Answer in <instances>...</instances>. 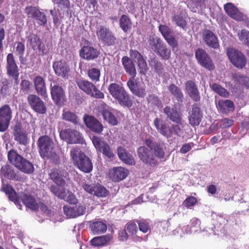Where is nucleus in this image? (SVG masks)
<instances>
[{
	"label": "nucleus",
	"instance_id": "nucleus-10",
	"mask_svg": "<svg viewBox=\"0 0 249 249\" xmlns=\"http://www.w3.org/2000/svg\"><path fill=\"white\" fill-rule=\"evenodd\" d=\"M195 56L197 63L202 67L210 71L214 70V64L205 50L202 48L197 49L195 52Z\"/></svg>",
	"mask_w": 249,
	"mask_h": 249
},
{
	"label": "nucleus",
	"instance_id": "nucleus-7",
	"mask_svg": "<svg viewBox=\"0 0 249 249\" xmlns=\"http://www.w3.org/2000/svg\"><path fill=\"white\" fill-rule=\"evenodd\" d=\"M96 35L99 41L105 45L113 46L117 41V38L113 33L105 26L101 25L97 28Z\"/></svg>",
	"mask_w": 249,
	"mask_h": 249
},
{
	"label": "nucleus",
	"instance_id": "nucleus-50",
	"mask_svg": "<svg viewBox=\"0 0 249 249\" xmlns=\"http://www.w3.org/2000/svg\"><path fill=\"white\" fill-rule=\"evenodd\" d=\"M54 4L57 5L58 11L61 14V12H64L68 10L70 7V2L69 0H52Z\"/></svg>",
	"mask_w": 249,
	"mask_h": 249
},
{
	"label": "nucleus",
	"instance_id": "nucleus-57",
	"mask_svg": "<svg viewBox=\"0 0 249 249\" xmlns=\"http://www.w3.org/2000/svg\"><path fill=\"white\" fill-rule=\"evenodd\" d=\"M15 53L17 55H24L25 51V46L24 42L16 41L14 45Z\"/></svg>",
	"mask_w": 249,
	"mask_h": 249
},
{
	"label": "nucleus",
	"instance_id": "nucleus-17",
	"mask_svg": "<svg viewBox=\"0 0 249 249\" xmlns=\"http://www.w3.org/2000/svg\"><path fill=\"white\" fill-rule=\"evenodd\" d=\"M27 102L32 109L39 114L46 113L47 108L42 99L35 94H29L27 97Z\"/></svg>",
	"mask_w": 249,
	"mask_h": 249
},
{
	"label": "nucleus",
	"instance_id": "nucleus-30",
	"mask_svg": "<svg viewBox=\"0 0 249 249\" xmlns=\"http://www.w3.org/2000/svg\"><path fill=\"white\" fill-rule=\"evenodd\" d=\"M100 108L104 119L112 125L118 124V120L111 112V108L106 103H103L100 105Z\"/></svg>",
	"mask_w": 249,
	"mask_h": 249
},
{
	"label": "nucleus",
	"instance_id": "nucleus-42",
	"mask_svg": "<svg viewBox=\"0 0 249 249\" xmlns=\"http://www.w3.org/2000/svg\"><path fill=\"white\" fill-rule=\"evenodd\" d=\"M0 176L1 178H5L9 179H15L17 177L16 174L13 168L8 164L3 165L0 170Z\"/></svg>",
	"mask_w": 249,
	"mask_h": 249
},
{
	"label": "nucleus",
	"instance_id": "nucleus-55",
	"mask_svg": "<svg viewBox=\"0 0 249 249\" xmlns=\"http://www.w3.org/2000/svg\"><path fill=\"white\" fill-rule=\"evenodd\" d=\"M212 223L215 227H220L226 225L228 220L222 215H214L213 216Z\"/></svg>",
	"mask_w": 249,
	"mask_h": 249
},
{
	"label": "nucleus",
	"instance_id": "nucleus-23",
	"mask_svg": "<svg viewBox=\"0 0 249 249\" xmlns=\"http://www.w3.org/2000/svg\"><path fill=\"white\" fill-rule=\"evenodd\" d=\"M28 42L30 46L34 51H38L42 55L46 54L47 51L40 37L36 34H32L28 36Z\"/></svg>",
	"mask_w": 249,
	"mask_h": 249
},
{
	"label": "nucleus",
	"instance_id": "nucleus-31",
	"mask_svg": "<svg viewBox=\"0 0 249 249\" xmlns=\"http://www.w3.org/2000/svg\"><path fill=\"white\" fill-rule=\"evenodd\" d=\"M130 55L133 59L137 60L139 72L141 74H145L147 70V65L145 60L141 53L136 50H131Z\"/></svg>",
	"mask_w": 249,
	"mask_h": 249
},
{
	"label": "nucleus",
	"instance_id": "nucleus-6",
	"mask_svg": "<svg viewBox=\"0 0 249 249\" xmlns=\"http://www.w3.org/2000/svg\"><path fill=\"white\" fill-rule=\"evenodd\" d=\"M138 156L140 160L145 165L152 167L158 166L159 162L152 151L147 147L142 146L137 149Z\"/></svg>",
	"mask_w": 249,
	"mask_h": 249
},
{
	"label": "nucleus",
	"instance_id": "nucleus-59",
	"mask_svg": "<svg viewBox=\"0 0 249 249\" xmlns=\"http://www.w3.org/2000/svg\"><path fill=\"white\" fill-rule=\"evenodd\" d=\"M150 64L154 67V70L157 73L159 74L162 73L164 69L163 65L155 58L151 59Z\"/></svg>",
	"mask_w": 249,
	"mask_h": 249
},
{
	"label": "nucleus",
	"instance_id": "nucleus-34",
	"mask_svg": "<svg viewBox=\"0 0 249 249\" xmlns=\"http://www.w3.org/2000/svg\"><path fill=\"white\" fill-rule=\"evenodd\" d=\"M80 55L83 59L88 60H92L98 56L99 52L93 47L84 46L80 51Z\"/></svg>",
	"mask_w": 249,
	"mask_h": 249
},
{
	"label": "nucleus",
	"instance_id": "nucleus-16",
	"mask_svg": "<svg viewBox=\"0 0 249 249\" xmlns=\"http://www.w3.org/2000/svg\"><path fill=\"white\" fill-rule=\"evenodd\" d=\"M92 142L96 150L102 152L105 156L108 158L114 157V154L109 144L100 137L96 136H93Z\"/></svg>",
	"mask_w": 249,
	"mask_h": 249
},
{
	"label": "nucleus",
	"instance_id": "nucleus-37",
	"mask_svg": "<svg viewBox=\"0 0 249 249\" xmlns=\"http://www.w3.org/2000/svg\"><path fill=\"white\" fill-rule=\"evenodd\" d=\"M218 108L223 114H228L234 110L233 102L230 100H220L218 102Z\"/></svg>",
	"mask_w": 249,
	"mask_h": 249
},
{
	"label": "nucleus",
	"instance_id": "nucleus-56",
	"mask_svg": "<svg viewBox=\"0 0 249 249\" xmlns=\"http://www.w3.org/2000/svg\"><path fill=\"white\" fill-rule=\"evenodd\" d=\"M37 23L41 26H44L47 23V18L44 13L40 11L39 10L36 12L35 17L33 18Z\"/></svg>",
	"mask_w": 249,
	"mask_h": 249
},
{
	"label": "nucleus",
	"instance_id": "nucleus-26",
	"mask_svg": "<svg viewBox=\"0 0 249 249\" xmlns=\"http://www.w3.org/2000/svg\"><path fill=\"white\" fill-rule=\"evenodd\" d=\"M202 39L206 45L209 47L217 49L219 47L217 37L211 30L206 29L202 32Z\"/></svg>",
	"mask_w": 249,
	"mask_h": 249
},
{
	"label": "nucleus",
	"instance_id": "nucleus-33",
	"mask_svg": "<svg viewBox=\"0 0 249 249\" xmlns=\"http://www.w3.org/2000/svg\"><path fill=\"white\" fill-rule=\"evenodd\" d=\"M224 8L226 13L231 18L238 21L244 20L243 14L233 4L230 2L227 3L224 5Z\"/></svg>",
	"mask_w": 249,
	"mask_h": 249
},
{
	"label": "nucleus",
	"instance_id": "nucleus-21",
	"mask_svg": "<svg viewBox=\"0 0 249 249\" xmlns=\"http://www.w3.org/2000/svg\"><path fill=\"white\" fill-rule=\"evenodd\" d=\"M185 91L189 97L195 102H199L201 95L197 84L193 80H189L185 83Z\"/></svg>",
	"mask_w": 249,
	"mask_h": 249
},
{
	"label": "nucleus",
	"instance_id": "nucleus-39",
	"mask_svg": "<svg viewBox=\"0 0 249 249\" xmlns=\"http://www.w3.org/2000/svg\"><path fill=\"white\" fill-rule=\"evenodd\" d=\"M12 84L10 81L5 78L0 81V97L5 98L11 94Z\"/></svg>",
	"mask_w": 249,
	"mask_h": 249
},
{
	"label": "nucleus",
	"instance_id": "nucleus-35",
	"mask_svg": "<svg viewBox=\"0 0 249 249\" xmlns=\"http://www.w3.org/2000/svg\"><path fill=\"white\" fill-rule=\"evenodd\" d=\"M62 119L75 125L80 124V120L77 114L68 109H63L61 116Z\"/></svg>",
	"mask_w": 249,
	"mask_h": 249
},
{
	"label": "nucleus",
	"instance_id": "nucleus-53",
	"mask_svg": "<svg viewBox=\"0 0 249 249\" xmlns=\"http://www.w3.org/2000/svg\"><path fill=\"white\" fill-rule=\"evenodd\" d=\"M87 74L89 78L92 82H97L100 80L101 72L99 69L95 68H90L87 71Z\"/></svg>",
	"mask_w": 249,
	"mask_h": 249
},
{
	"label": "nucleus",
	"instance_id": "nucleus-45",
	"mask_svg": "<svg viewBox=\"0 0 249 249\" xmlns=\"http://www.w3.org/2000/svg\"><path fill=\"white\" fill-rule=\"evenodd\" d=\"M232 77L235 84H239L243 88L249 89V77L239 73H234L232 74Z\"/></svg>",
	"mask_w": 249,
	"mask_h": 249
},
{
	"label": "nucleus",
	"instance_id": "nucleus-11",
	"mask_svg": "<svg viewBox=\"0 0 249 249\" xmlns=\"http://www.w3.org/2000/svg\"><path fill=\"white\" fill-rule=\"evenodd\" d=\"M51 95L53 101L58 106H63L67 101L65 91L61 86L55 84L50 85Z\"/></svg>",
	"mask_w": 249,
	"mask_h": 249
},
{
	"label": "nucleus",
	"instance_id": "nucleus-51",
	"mask_svg": "<svg viewBox=\"0 0 249 249\" xmlns=\"http://www.w3.org/2000/svg\"><path fill=\"white\" fill-rule=\"evenodd\" d=\"M210 87L213 91L221 96L228 97L229 96V92L228 90L217 83H213L210 85Z\"/></svg>",
	"mask_w": 249,
	"mask_h": 249
},
{
	"label": "nucleus",
	"instance_id": "nucleus-1",
	"mask_svg": "<svg viewBox=\"0 0 249 249\" xmlns=\"http://www.w3.org/2000/svg\"><path fill=\"white\" fill-rule=\"evenodd\" d=\"M122 61L125 71L131 76L127 82L129 90L134 95L139 98H144L146 94V90L135 79L137 72L134 63L126 56L123 57Z\"/></svg>",
	"mask_w": 249,
	"mask_h": 249
},
{
	"label": "nucleus",
	"instance_id": "nucleus-36",
	"mask_svg": "<svg viewBox=\"0 0 249 249\" xmlns=\"http://www.w3.org/2000/svg\"><path fill=\"white\" fill-rule=\"evenodd\" d=\"M63 210L65 214L69 217H75L85 213V209L82 206L69 207L64 206Z\"/></svg>",
	"mask_w": 249,
	"mask_h": 249
},
{
	"label": "nucleus",
	"instance_id": "nucleus-61",
	"mask_svg": "<svg viewBox=\"0 0 249 249\" xmlns=\"http://www.w3.org/2000/svg\"><path fill=\"white\" fill-rule=\"evenodd\" d=\"M172 21L175 22L178 26L182 28H184L186 26V20L181 15L175 14L173 16Z\"/></svg>",
	"mask_w": 249,
	"mask_h": 249
},
{
	"label": "nucleus",
	"instance_id": "nucleus-47",
	"mask_svg": "<svg viewBox=\"0 0 249 249\" xmlns=\"http://www.w3.org/2000/svg\"><path fill=\"white\" fill-rule=\"evenodd\" d=\"M1 190L8 196L10 200L13 201L15 204H18V195L11 186L8 184L3 185Z\"/></svg>",
	"mask_w": 249,
	"mask_h": 249
},
{
	"label": "nucleus",
	"instance_id": "nucleus-25",
	"mask_svg": "<svg viewBox=\"0 0 249 249\" xmlns=\"http://www.w3.org/2000/svg\"><path fill=\"white\" fill-rule=\"evenodd\" d=\"M154 125L157 131L166 138H170L173 136V132L169 124L165 121L156 118L154 121Z\"/></svg>",
	"mask_w": 249,
	"mask_h": 249
},
{
	"label": "nucleus",
	"instance_id": "nucleus-2",
	"mask_svg": "<svg viewBox=\"0 0 249 249\" xmlns=\"http://www.w3.org/2000/svg\"><path fill=\"white\" fill-rule=\"evenodd\" d=\"M107 89L109 94L121 106L126 107L132 106L131 97L122 85L112 83L109 85Z\"/></svg>",
	"mask_w": 249,
	"mask_h": 249
},
{
	"label": "nucleus",
	"instance_id": "nucleus-60",
	"mask_svg": "<svg viewBox=\"0 0 249 249\" xmlns=\"http://www.w3.org/2000/svg\"><path fill=\"white\" fill-rule=\"evenodd\" d=\"M148 103L153 106H157L159 107L162 106V102L159 97L155 94H149L147 98Z\"/></svg>",
	"mask_w": 249,
	"mask_h": 249
},
{
	"label": "nucleus",
	"instance_id": "nucleus-27",
	"mask_svg": "<svg viewBox=\"0 0 249 249\" xmlns=\"http://www.w3.org/2000/svg\"><path fill=\"white\" fill-rule=\"evenodd\" d=\"M113 240L112 234L107 233L105 235L95 236L90 241V244L94 247H103L109 246Z\"/></svg>",
	"mask_w": 249,
	"mask_h": 249
},
{
	"label": "nucleus",
	"instance_id": "nucleus-20",
	"mask_svg": "<svg viewBox=\"0 0 249 249\" xmlns=\"http://www.w3.org/2000/svg\"><path fill=\"white\" fill-rule=\"evenodd\" d=\"M188 114L190 124L193 127L199 125L203 118V113L199 106L197 104H194Z\"/></svg>",
	"mask_w": 249,
	"mask_h": 249
},
{
	"label": "nucleus",
	"instance_id": "nucleus-15",
	"mask_svg": "<svg viewBox=\"0 0 249 249\" xmlns=\"http://www.w3.org/2000/svg\"><path fill=\"white\" fill-rule=\"evenodd\" d=\"M12 111L8 105L0 107V132H4L8 128L12 119Z\"/></svg>",
	"mask_w": 249,
	"mask_h": 249
},
{
	"label": "nucleus",
	"instance_id": "nucleus-63",
	"mask_svg": "<svg viewBox=\"0 0 249 249\" xmlns=\"http://www.w3.org/2000/svg\"><path fill=\"white\" fill-rule=\"evenodd\" d=\"M159 29L164 38L174 33L169 27L165 25H160Z\"/></svg>",
	"mask_w": 249,
	"mask_h": 249
},
{
	"label": "nucleus",
	"instance_id": "nucleus-64",
	"mask_svg": "<svg viewBox=\"0 0 249 249\" xmlns=\"http://www.w3.org/2000/svg\"><path fill=\"white\" fill-rule=\"evenodd\" d=\"M38 10V8L36 6L28 5L25 8L24 12L28 18H33Z\"/></svg>",
	"mask_w": 249,
	"mask_h": 249
},
{
	"label": "nucleus",
	"instance_id": "nucleus-24",
	"mask_svg": "<svg viewBox=\"0 0 249 249\" xmlns=\"http://www.w3.org/2000/svg\"><path fill=\"white\" fill-rule=\"evenodd\" d=\"M163 112L167 116V118L172 122L178 124H182L183 123L181 113L175 106L174 107L166 106L163 108Z\"/></svg>",
	"mask_w": 249,
	"mask_h": 249
},
{
	"label": "nucleus",
	"instance_id": "nucleus-54",
	"mask_svg": "<svg viewBox=\"0 0 249 249\" xmlns=\"http://www.w3.org/2000/svg\"><path fill=\"white\" fill-rule=\"evenodd\" d=\"M200 225V220L196 217H194L191 220L190 224L188 225V226L190 228L191 232L195 233L197 231H201Z\"/></svg>",
	"mask_w": 249,
	"mask_h": 249
},
{
	"label": "nucleus",
	"instance_id": "nucleus-40",
	"mask_svg": "<svg viewBox=\"0 0 249 249\" xmlns=\"http://www.w3.org/2000/svg\"><path fill=\"white\" fill-rule=\"evenodd\" d=\"M168 89L178 101L179 105L180 103H182L184 99V95L180 88L174 84H171L168 87Z\"/></svg>",
	"mask_w": 249,
	"mask_h": 249
},
{
	"label": "nucleus",
	"instance_id": "nucleus-19",
	"mask_svg": "<svg viewBox=\"0 0 249 249\" xmlns=\"http://www.w3.org/2000/svg\"><path fill=\"white\" fill-rule=\"evenodd\" d=\"M83 121L86 126L95 133L100 134L103 130V124L93 116L85 114Z\"/></svg>",
	"mask_w": 249,
	"mask_h": 249
},
{
	"label": "nucleus",
	"instance_id": "nucleus-22",
	"mask_svg": "<svg viewBox=\"0 0 249 249\" xmlns=\"http://www.w3.org/2000/svg\"><path fill=\"white\" fill-rule=\"evenodd\" d=\"M14 140L19 144L26 145L28 143V138L26 131L23 129L21 124L18 122L13 128Z\"/></svg>",
	"mask_w": 249,
	"mask_h": 249
},
{
	"label": "nucleus",
	"instance_id": "nucleus-5",
	"mask_svg": "<svg viewBox=\"0 0 249 249\" xmlns=\"http://www.w3.org/2000/svg\"><path fill=\"white\" fill-rule=\"evenodd\" d=\"M5 69L7 76L13 79L15 84L18 85L19 83V69L13 53H9L6 56Z\"/></svg>",
	"mask_w": 249,
	"mask_h": 249
},
{
	"label": "nucleus",
	"instance_id": "nucleus-13",
	"mask_svg": "<svg viewBox=\"0 0 249 249\" xmlns=\"http://www.w3.org/2000/svg\"><path fill=\"white\" fill-rule=\"evenodd\" d=\"M227 55L231 63L236 67L242 69L246 64L245 55L240 52L232 48L227 49Z\"/></svg>",
	"mask_w": 249,
	"mask_h": 249
},
{
	"label": "nucleus",
	"instance_id": "nucleus-32",
	"mask_svg": "<svg viewBox=\"0 0 249 249\" xmlns=\"http://www.w3.org/2000/svg\"><path fill=\"white\" fill-rule=\"evenodd\" d=\"M33 82L37 94L43 98L47 97L46 83L44 79L41 76H37L34 78Z\"/></svg>",
	"mask_w": 249,
	"mask_h": 249
},
{
	"label": "nucleus",
	"instance_id": "nucleus-18",
	"mask_svg": "<svg viewBox=\"0 0 249 249\" xmlns=\"http://www.w3.org/2000/svg\"><path fill=\"white\" fill-rule=\"evenodd\" d=\"M20 201H22L26 207L32 210L36 211L39 208V205L37 203L35 198L26 193H21L18 195V204H15L19 209H21L22 207Z\"/></svg>",
	"mask_w": 249,
	"mask_h": 249
},
{
	"label": "nucleus",
	"instance_id": "nucleus-12",
	"mask_svg": "<svg viewBox=\"0 0 249 249\" xmlns=\"http://www.w3.org/2000/svg\"><path fill=\"white\" fill-rule=\"evenodd\" d=\"M59 136L61 139L67 141L70 144L80 143L83 141L82 134L78 131L72 128L61 130Z\"/></svg>",
	"mask_w": 249,
	"mask_h": 249
},
{
	"label": "nucleus",
	"instance_id": "nucleus-52",
	"mask_svg": "<svg viewBox=\"0 0 249 249\" xmlns=\"http://www.w3.org/2000/svg\"><path fill=\"white\" fill-rule=\"evenodd\" d=\"M156 53L164 60H168L170 58L171 51L164 43L161 45Z\"/></svg>",
	"mask_w": 249,
	"mask_h": 249
},
{
	"label": "nucleus",
	"instance_id": "nucleus-8",
	"mask_svg": "<svg viewBox=\"0 0 249 249\" xmlns=\"http://www.w3.org/2000/svg\"><path fill=\"white\" fill-rule=\"evenodd\" d=\"M37 145L41 157L49 158L53 145V140L48 136H41L37 141Z\"/></svg>",
	"mask_w": 249,
	"mask_h": 249
},
{
	"label": "nucleus",
	"instance_id": "nucleus-41",
	"mask_svg": "<svg viewBox=\"0 0 249 249\" xmlns=\"http://www.w3.org/2000/svg\"><path fill=\"white\" fill-rule=\"evenodd\" d=\"M118 155L119 158L124 162L129 165H133L135 163V160L133 156L126 152V150L122 147L117 148Z\"/></svg>",
	"mask_w": 249,
	"mask_h": 249
},
{
	"label": "nucleus",
	"instance_id": "nucleus-46",
	"mask_svg": "<svg viewBox=\"0 0 249 249\" xmlns=\"http://www.w3.org/2000/svg\"><path fill=\"white\" fill-rule=\"evenodd\" d=\"M7 158L9 162L17 167L23 157L19 155L16 150L12 149L8 151Z\"/></svg>",
	"mask_w": 249,
	"mask_h": 249
},
{
	"label": "nucleus",
	"instance_id": "nucleus-44",
	"mask_svg": "<svg viewBox=\"0 0 249 249\" xmlns=\"http://www.w3.org/2000/svg\"><path fill=\"white\" fill-rule=\"evenodd\" d=\"M119 26L124 33H127L132 28V22L127 15H123L119 18Z\"/></svg>",
	"mask_w": 249,
	"mask_h": 249
},
{
	"label": "nucleus",
	"instance_id": "nucleus-43",
	"mask_svg": "<svg viewBox=\"0 0 249 249\" xmlns=\"http://www.w3.org/2000/svg\"><path fill=\"white\" fill-rule=\"evenodd\" d=\"M89 228L94 234L105 233L107 230V225L102 221H95L90 224Z\"/></svg>",
	"mask_w": 249,
	"mask_h": 249
},
{
	"label": "nucleus",
	"instance_id": "nucleus-48",
	"mask_svg": "<svg viewBox=\"0 0 249 249\" xmlns=\"http://www.w3.org/2000/svg\"><path fill=\"white\" fill-rule=\"evenodd\" d=\"M148 42L149 47L155 52L164 43L160 37L155 36H150Z\"/></svg>",
	"mask_w": 249,
	"mask_h": 249
},
{
	"label": "nucleus",
	"instance_id": "nucleus-62",
	"mask_svg": "<svg viewBox=\"0 0 249 249\" xmlns=\"http://www.w3.org/2000/svg\"><path fill=\"white\" fill-rule=\"evenodd\" d=\"M20 92L28 94L31 90V83L28 80L23 79L20 83Z\"/></svg>",
	"mask_w": 249,
	"mask_h": 249
},
{
	"label": "nucleus",
	"instance_id": "nucleus-9",
	"mask_svg": "<svg viewBox=\"0 0 249 249\" xmlns=\"http://www.w3.org/2000/svg\"><path fill=\"white\" fill-rule=\"evenodd\" d=\"M50 178L57 185L64 187L66 183V180L69 177V174L64 168L58 167L53 168L49 171Z\"/></svg>",
	"mask_w": 249,
	"mask_h": 249
},
{
	"label": "nucleus",
	"instance_id": "nucleus-29",
	"mask_svg": "<svg viewBox=\"0 0 249 249\" xmlns=\"http://www.w3.org/2000/svg\"><path fill=\"white\" fill-rule=\"evenodd\" d=\"M128 173V170L124 168L114 167L109 170V177L113 181L118 182L125 179Z\"/></svg>",
	"mask_w": 249,
	"mask_h": 249
},
{
	"label": "nucleus",
	"instance_id": "nucleus-14",
	"mask_svg": "<svg viewBox=\"0 0 249 249\" xmlns=\"http://www.w3.org/2000/svg\"><path fill=\"white\" fill-rule=\"evenodd\" d=\"M145 143L152 151L155 157L163 159L165 155L166 147L164 142L153 141L151 138L145 139Z\"/></svg>",
	"mask_w": 249,
	"mask_h": 249
},
{
	"label": "nucleus",
	"instance_id": "nucleus-28",
	"mask_svg": "<svg viewBox=\"0 0 249 249\" xmlns=\"http://www.w3.org/2000/svg\"><path fill=\"white\" fill-rule=\"evenodd\" d=\"M53 67L56 75L63 78L68 77L70 68L64 60L56 61L53 62Z\"/></svg>",
	"mask_w": 249,
	"mask_h": 249
},
{
	"label": "nucleus",
	"instance_id": "nucleus-3",
	"mask_svg": "<svg viewBox=\"0 0 249 249\" xmlns=\"http://www.w3.org/2000/svg\"><path fill=\"white\" fill-rule=\"evenodd\" d=\"M70 156L74 164L81 171L85 173H89L92 171L93 165L90 159L80 151L79 148H72L71 150Z\"/></svg>",
	"mask_w": 249,
	"mask_h": 249
},
{
	"label": "nucleus",
	"instance_id": "nucleus-49",
	"mask_svg": "<svg viewBox=\"0 0 249 249\" xmlns=\"http://www.w3.org/2000/svg\"><path fill=\"white\" fill-rule=\"evenodd\" d=\"M109 194V191L105 187L99 184H96L93 195L99 197H105Z\"/></svg>",
	"mask_w": 249,
	"mask_h": 249
},
{
	"label": "nucleus",
	"instance_id": "nucleus-58",
	"mask_svg": "<svg viewBox=\"0 0 249 249\" xmlns=\"http://www.w3.org/2000/svg\"><path fill=\"white\" fill-rule=\"evenodd\" d=\"M139 229L143 233H147L151 230L150 222L146 220H142L138 222Z\"/></svg>",
	"mask_w": 249,
	"mask_h": 249
},
{
	"label": "nucleus",
	"instance_id": "nucleus-38",
	"mask_svg": "<svg viewBox=\"0 0 249 249\" xmlns=\"http://www.w3.org/2000/svg\"><path fill=\"white\" fill-rule=\"evenodd\" d=\"M16 168L21 172L26 174H31L35 171L33 163L24 157Z\"/></svg>",
	"mask_w": 249,
	"mask_h": 249
},
{
	"label": "nucleus",
	"instance_id": "nucleus-4",
	"mask_svg": "<svg viewBox=\"0 0 249 249\" xmlns=\"http://www.w3.org/2000/svg\"><path fill=\"white\" fill-rule=\"evenodd\" d=\"M78 88L88 95L96 99H104V94L92 82L87 80L79 79L76 81Z\"/></svg>",
	"mask_w": 249,
	"mask_h": 249
}]
</instances>
